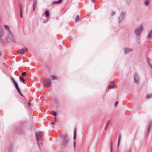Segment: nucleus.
<instances>
[{"label": "nucleus", "mask_w": 152, "mask_h": 152, "mask_svg": "<svg viewBox=\"0 0 152 152\" xmlns=\"http://www.w3.org/2000/svg\"><path fill=\"white\" fill-rule=\"evenodd\" d=\"M148 64L149 66L150 67V68H152L151 64L148 62Z\"/></svg>", "instance_id": "nucleus-32"}, {"label": "nucleus", "mask_w": 152, "mask_h": 152, "mask_svg": "<svg viewBox=\"0 0 152 152\" xmlns=\"http://www.w3.org/2000/svg\"><path fill=\"white\" fill-rule=\"evenodd\" d=\"M94 1V0H91V1L92 2H93Z\"/></svg>", "instance_id": "nucleus-43"}, {"label": "nucleus", "mask_w": 152, "mask_h": 152, "mask_svg": "<svg viewBox=\"0 0 152 152\" xmlns=\"http://www.w3.org/2000/svg\"><path fill=\"white\" fill-rule=\"evenodd\" d=\"M53 113L52 114V115H53L54 117H56V113L54 111H53Z\"/></svg>", "instance_id": "nucleus-30"}, {"label": "nucleus", "mask_w": 152, "mask_h": 152, "mask_svg": "<svg viewBox=\"0 0 152 152\" xmlns=\"http://www.w3.org/2000/svg\"><path fill=\"white\" fill-rule=\"evenodd\" d=\"M1 53L0 52V56H1Z\"/></svg>", "instance_id": "nucleus-46"}, {"label": "nucleus", "mask_w": 152, "mask_h": 152, "mask_svg": "<svg viewBox=\"0 0 152 152\" xmlns=\"http://www.w3.org/2000/svg\"><path fill=\"white\" fill-rule=\"evenodd\" d=\"M143 26H141L140 27L136 29L134 31V33L137 37H140L142 29Z\"/></svg>", "instance_id": "nucleus-2"}, {"label": "nucleus", "mask_w": 152, "mask_h": 152, "mask_svg": "<svg viewBox=\"0 0 152 152\" xmlns=\"http://www.w3.org/2000/svg\"><path fill=\"white\" fill-rule=\"evenodd\" d=\"M115 14V13L114 12H112V14L113 15H114Z\"/></svg>", "instance_id": "nucleus-40"}, {"label": "nucleus", "mask_w": 152, "mask_h": 152, "mask_svg": "<svg viewBox=\"0 0 152 152\" xmlns=\"http://www.w3.org/2000/svg\"><path fill=\"white\" fill-rule=\"evenodd\" d=\"M126 152H131V151L130 149H128L127 150Z\"/></svg>", "instance_id": "nucleus-38"}, {"label": "nucleus", "mask_w": 152, "mask_h": 152, "mask_svg": "<svg viewBox=\"0 0 152 152\" xmlns=\"http://www.w3.org/2000/svg\"><path fill=\"white\" fill-rule=\"evenodd\" d=\"M6 39L9 42H15V39L13 35L12 34L11 32V34H7L6 37Z\"/></svg>", "instance_id": "nucleus-1"}, {"label": "nucleus", "mask_w": 152, "mask_h": 152, "mask_svg": "<svg viewBox=\"0 0 152 152\" xmlns=\"http://www.w3.org/2000/svg\"><path fill=\"white\" fill-rule=\"evenodd\" d=\"M111 83H112V85H113V84H115V82L114 81H112V82Z\"/></svg>", "instance_id": "nucleus-37"}, {"label": "nucleus", "mask_w": 152, "mask_h": 152, "mask_svg": "<svg viewBox=\"0 0 152 152\" xmlns=\"http://www.w3.org/2000/svg\"><path fill=\"white\" fill-rule=\"evenodd\" d=\"M11 79L14 84H15V83H16L15 82L14 79L12 78H11Z\"/></svg>", "instance_id": "nucleus-34"}, {"label": "nucleus", "mask_w": 152, "mask_h": 152, "mask_svg": "<svg viewBox=\"0 0 152 152\" xmlns=\"http://www.w3.org/2000/svg\"><path fill=\"white\" fill-rule=\"evenodd\" d=\"M36 136L37 137V143L38 145H39V142H38V140H41V139H42V136H41V134L39 133L38 134L37 133H36Z\"/></svg>", "instance_id": "nucleus-10"}, {"label": "nucleus", "mask_w": 152, "mask_h": 152, "mask_svg": "<svg viewBox=\"0 0 152 152\" xmlns=\"http://www.w3.org/2000/svg\"><path fill=\"white\" fill-rule=\"evenodd\" d=\"M110 152H112L113 151V143L112 142H111L110 144Z\"/></svg>", "instance_id": "nucleus-21"}, {"label": "nucleus", "mask_w": 152, "mask_h": 152, "mask_svg": "<svg viewBox=\"0 0 152 152\" xmlns=\"http://www.w3.org/2000/svg\"><path fill=\"white\" fill-rule=\"evenodd\" d=\"M140 37H138L137 38V42H139L140 41Z\"/></svg>", "instance_id": "nucleus-35"}, {"label": "nucleus", "mask_w": 152, "mask_h": 152, "mask_svg": "<svg viewBox=\"0 0 152 152\" xmlns=\"http://www.w3.org/2000/svg\"><path fill=\"white\" fill-rule=\"evenodd\" d=\"M111 122V120H107L106 122V125L104 130H106L108 127L109 125H110Z\"/></svg>", "instance_id": "nucleus-15"}, {"label": "nucleus", "mask_w": 152, "mask_h": 152, "mask_svg": "<svg viewBox=\"0 0 152 152\" xmlns=\"http://www.w3.org/2000/svg\"><path fill=\"white\" fill-rule=\"evenodd\" d=\"M43 85L45 87L49 88L51 86L50 79L49 78H46V81L43 82Z\"/></svg>", "instance_id": "nucleus-3"}, {"label": "nucleus", "mask_w": 152, "mask_h": 152, "mask_svg": "<svg viewBox=\"0 0 152 152\" xmlns=\"http://www.w3.org/2000/svg\"><path fill=\"white\" fill-rule=\"evenodd\" d=\"M76 130L75 129V130H74V137H73V139L74 140H75L76 138Z\"/></svg>", "instance_id": "nucleus-23"}, {"label": "nucleus", "mask_w": 152, "mask_h": 152, "mask_svg": "<svg viewBox=\"0 0 152 152\" xmlns=\"http://www.w3.org/2000/svg\"><path fill=\"white\" fill-rule=\"evenodd\" d=\"M118 103V102L117 101L116 102H115V105H114V106H115V107H116L117 106Z\"/></svg>", "instance_id": "nucleus-33"}, {"label": "nucleus", "mask_w": 152, "mask_h": 152, "mask_svg": "<svg viewBox=\"0 0 152 152\" xmlns=\"http://www.w3.org/2000/svg\"><path fill=\"white\" fill-rule=\"evenodd\" d=\"M20 10V16L21 18H23V10L22 9V7L21 5H20L19 6Z\"/></svg>", "instance_id": "nucleus-14"}, {"label": "nucleus", "mask_w": 152, "mask_h": 152, "mask_svg": "<svg viewBox=\"0 0 152 152\" xmlns=\"http://www.w3.org/2000/svg\"><path fill=\"white\" fill-rule=\"evenodd\" d=\"M37 5V1L35 0L34 1V2L33 4V7H35Z\"/></svg>", "instance_id": "nucleus-28"}, {"label": "nucleus", "mask_w": 152, "mask_h": 152, "mask_svg": "<svg viewBox=\"0 0 152 152\" xmlns=\"http://www.w3.org/2000/svg\"><path fill=\"white\" fill-rule=\"evenodd\" d=\"M152 97V94H150L146 96V98L147 99H149Z\"/></svg>", "instance_id": "nucleus-25"}, {"label": "nucleus", "mask_w": 152, "mask_h": 152, "mask_svg": "<svg viewBox=\"0 0 152 152\" xmlns=\"http://www.w3.org/2000/svg\"><path fill=\"white\" fill-rule=\"evenodd\" d=\"M108 88L110 89L113 88L114 87L113 86V85L111 83L109 84V85Z\"/></svg>", "instance_id": "nucleus-22"}, {"label": "nucleus", "mask_w": 152, "mask_h": 152, "mask_svg": "<svg viewBox=\"0 0 152 152\" xmlns=\"http://www.w3.org/2000/svg\"><path fill=\"white\" fill-rule=\"evenodd\" d=\"M4 27L5 28V29L7 31V34H11V31L9 29V28L8 26L7 25H5L4 26Z\"/></svg>", "instance_id": "nucleus-12"}, {"label": "nucleus", "mask_w": 152, "mask_h": 152, "mask_svg": "<svg viewBox=\"0 0 152 152\" xmlns=\"http://www.w3.org/2000/svg\"><path fill=\"white\" fill-rule=\"evenodd\" d=\"M134 82L137 84H138L139 82V77L137 74H135L134 76Z\"/></svg>", "instance_id": "nucleus-6"}, {"label": "nucleus", "mask_w": 152, "mask_h": 152, "mask_svg": "<svg viewBox=\"0 0 152 152\" xmlns=\"http://www.w3.org/2000/svg\"><path fill=\"white\" fill-rule=\"evenodd\" d=\"M133 49L132 48H126L124 50V51L125 53H128L132 51Z\"/></svg>", "instance_id": "nucleus-11"}, {"label": "nucleus", "mask_w": 152, "mask_h": 152, "mask_svg": "<svg viewBox=\"0 0 152 152\" xmlns=\"http://www.w3.org/2000/svg\"><path fill=\"white\" fill-rule=\"evenodd\" d=\"M69 141V140L67 139L66 140H63V142L61 144V147L62 148H65L68 144V142Z\"/></svg>", "instance_id": "nucleus-5"}, {"label": "nucleus", "mask_w": 152, "mask_h": 152, "mask_svg": "<svg viewBox=\"0 0 152 152\" xmlns=\"http://www.w3.org/2000/svg\"><path fill=\"white\" fill-rule=\"evenodd\" d=\"M18 91V92L20 94V95L22 96V94L21 93L20 90L19 89H18V90H17Z\"/></svg>", "instance_id": "nucleus-31"}, {"label": "nucleus", "mask_w": 152, "mask_h": 152, "mask_svg": "<svg viewBox=\"0 0 152 152\" xmlns=\"http://www.w3.org/2000/svg\"><path fill=\"white\" fill-rule=\"evenodd\" d=\"M45 14L46 17H48L49 16V12L48 11H46L45 12Z\"/></svg>", "instance_id": "nucleus-19"}, {"label": "nucleus", "mask_w": 152, "mask_h": 152, "mask_svg": "<svg viewBox=\"0 0 152 152\" xmlns=\"http://www.w3.org/2000/svg\"><path fill=\"white\" fill-rule=\"evenodd\" d=\"M19 79L21 82H23L24 84H26V83H24L25 80L23 78L21 77H20Z\"/></svg>", "instance_id": "nucleus-18"}, {"label": "nucleus", "mask_w": 152, "mask_h": 152, "mask_svg": "<svg viewBox=\"0 0 152 152\" xmlns=\"http://www.w3.org/2000/svg\"><path fill=\"white\" fill-rule=\"evenodd\" d=\"M51 77L53 79V80H56L57 79L56 77L55 76L52 75L51 76Z\"/></svg>", "instance_id": "nucleus-27"}, {"label": "nucleus", "mask_w": 152, "mask_h": 152, "mask_svg": "<svg viewBox=\"0 0 152 152\" xmlns=\"http://www.w3.org/2000/svg\"><path fill=\"white\" fill-rule=\"evenodd\" d=\"M79 15H77L76 16V18H75V22L76 23H77V21L79 20Z\"/></svg>", "instance_id": "nucleus-24"}, {"label": "nucleus", "mask_w": 152, "mask_h": 152, "mask_svg": "<svg viewBox=\"0 0 152 152\" xmlns=\"http://www.w3.org/2000/svg\"><path fill=\"white\" fill-rule=\"evenodd\" d=\"M147 37L150 40L152 39V30L151 31L148 33Z\"/></svg>", "instance_id": "nucleus-13"}, {"label": "nucleus", "mask_w": 152, "mask_h": 152, "mask_svg": "<svg viewBox=\"0 0 152 152\" xmlns=\"http://www.w3.org/2000/svg\"><path fill=\"white\" fill-rule=\"evenodd\" d=\"M63 137V136H60V137Z\"/></svg>", "instance_id": "nucleus-44"}, {"label": "nucleus", "mask_w": 152, "mask_h": 152, "mask_svg": "<svg viewBox=\"0 0 152 152\" xmlns=\"http://www.w3.org/2000/svg\"><path fill=\"white\" fill-rule=\"evenodd\" d=\"M28 104H29V105H30V103H28Z\"/></svg>", "instance_id": "nucleus-45"}, {"label": "nucleus", "mask_w": 152, "mask_h": 152, "mask_svg": "<svg viewBox=\"0 0 152 152\" xmlns=\"http://www.w3.org/2000/svg\"><path fill=\"white\" fill-rule=\"evenodd\" d=\"M121 137V134H120L119 135V136L118 140V147L119 146V144H120V142Z\"/></svg>", "instance_id": "nucleus-17"}, {"label": "nucleus", "mask_w": 152, "mask_h": 152, "mask_svg": "<svg viewBox=\"0 0 152 152\" xmlns=\"http://www.w3.org/2000/svg\"><path fill=\"white\" fill-rule=\"evenodd\" d=\"M125 15L126 13L125 12H122L120 16L119 22H121L124 20V18L125 17Z\"/></svg>", "instance_id": "nucleus-7"}, {"label": "nucleus", "mask_w": 152, "mask_h": 152, "mask_svg": "<svg viewBox=\"0 0 152 152\" xmlns=\"http://www.w3.org/2000/svg\"><path fill=\"white\" fill-rule=\"evenodd\" d=\"M151 152H152V147L151 148Z\"/></svg>", "instance_id": "nucleus-42"}, {"label": "nucleus", "mask_w": 152, "mask_h": 152, "mask_svg": "<svg viewBox=\"0 0 152 152\" xmlns=\"http://www.w3.org/2000/svg\"><path fill=\"white\" fill-rule=\"evenodd\" d=\"M35 7H33V11H34L35 10Z\"/></svg>", "instance_id": "nucleus-39"}, {"label": "nucleus", "mask_w": 152, "mask_h": 152, "mask_svg": "<svg viewBox=\"0 0 152 152\" xmlns=\"http://www.w3.org/2000/svg\"><path fill=\"white\" fill-rule=\"evenodd\" d=\"M151 121H150L149 123L148 126V128L147 131V133H146V135L147 136H148L150 132V131L151 128Z\"/></svg>", "instance_id": "nucleus-9"}, {"label": "nucleus", "mask_w": 152, "mask_h": 152, "mask_svg": "<svg viewBox=\"0 0 152 152\" xmlns=\"http://www.w3.org/2000/svg\"><path fill=\"white\" fill-rule=\"evenodd\" d=\"M15 86V88L17 90H18V89H19V88H18V84H17V83H15V84H14Z\"/></svg>", "instance_id": "nucleus-29"}, {"label": "nucleus", "mask_w": 152, "mask_h": 152, "mask_svg": "<svg viewBox=\"0 0 152 152\" xmlns=\"http://www.w3.org/2000/svg\"><path fill=\"white\" fill-rule=\"evenodd\" d=\"M4 32L3 28L0 25V39H1L4 36Z\"/></svg>", "instance_id": "nucleus-8"}, {"label": "nucleus", "mask_w": 152, "mask_h": 152, "mask_svg": "<svg viewBox=\"0 0 152 152\" xmlns=\"http://www.w3.org/2000/svg\"><path fill=\"white\" fill-rule=\"evenodd\" d=\"M58 0V1H53L51 4V5H53L56 4H60L62 1V0Z\"/></svg>", "instance_id": "nucleus-16"}, {"label": "nucleus", "mask_w": 152, "mask_h": 152, "mask_svg": "<svg viewBox=\"0 0 152 152\" xmlns=\"http://www.w3.org/2000/svg\"><path fill=\"white\" fill-rule=\"evenodd\" d=\"M144 4L145 5L148 6L149 4L148 0H145Z\"/></svg>", "instance_id": "nucleus-20"}, {"label": "nucleus", "mask_w": 152, "mask_h": 152, "mask_svg": "<svg viewBox=\"0 0 152 152\" xmlns=\"http://www.w3.org/2000/svg\"><path fill=\"white\" fill-rule=\"evenodd\" d=\"M28 52V49L26 48H23L20 50H18L17 53L20 54L22 55L27 53Z\"/></svg>", "instance_id": "nucleus-4"}, {"label": "nucleus", "mask_w": 152, "mask_h": 152, "mask_svg": "<svg viewBox=\"0 0 152 152\" xmlns=\"http://www.w3.org/2000/svg\"><path fill=\"white\" fill-rule=\"evenodd\" d=\"M75 145H76V143H75V142H74V149H75Z\"/></svg>", "instance_id": "nucleus-36"}, {"label": "nucleus", "mask_w": 152, "mask_h": 152, "mask_svg": "<svg viewBox=\"0 0 152 152\" xmlns=\"http://www.w3.org/2000/svg\"><path fill=\"white\" fill-rule=\"evenodd\" d=\"M55 122H52V124L53 125H55Z\"/></svg>", "instance_id": "nucleus-41"}, {"label": "nucleus", "mask_w": 152, "mask_h": 152, "mask_svg": "<svg viewBox=\"0 0 152 152\" xmlns=\"http://www.w3.org/2000/svg\"><path fill=\"white\" fill-rule=\"evenodd\" d=\"M26 75V72H22V76H25Z\"/></svg>", "instance_id": "nucleus-26"}]
</instances>
